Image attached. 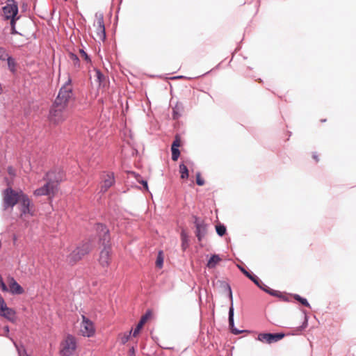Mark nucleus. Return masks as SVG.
<instances>
[{
	"label": "nucleus",
	"mask_w": 356,
	"mask_h": 356,
	"mask_svg": "<svg viewBox=\"0 0 356 356\" xmlns=\"http://www.w3.org/2000/svg\"><path fill=\"white\" fill-rule=\"evenodd\" d=\"M90 79H92V83L99 86L102 81L103 75L98 70L95 69L93 74L90 76Z\"/></svg>",
	"instance_id": "15"
},
{
	"label": "nucleus",
	"mask_w": 356,
	"mask_h": 356,
	"mask_svg": "<svg viewBox=\"0 0 356 356\" xmlns=\"http://www.w3.org/2000/svg\"><path fill=\"white\" fill-rule=\"evenodd\" d=\"M284 337L282 333L270 334V333H261L258 335V340L266 343H271L282 339Z\"/></svg>",
	"instance_id": "8"
},
{
	"label": "nucleus",
	"mask_w": 356,
	"mask_h": 356,
	"mask_svg": "<svg viewBox=\"0 0 356 356\" xmlns=\"http://www.w3.org/2000/svg\"><path fill=\"white\" fill-rule=\"evenodd\" d=\"M183 108H184L182 107V104H177L176 105L175 109H177V111L180 110V109H183Z\"/></svg>",
	"instance_id": "37"
},
{
	"label": "nucleus",
	"mask_w": 356,
	"mask_h": 356,
	"mask_svg": "<svg viewBox=\"0 0 356 356\" xmlns=\"http://www.w3.org/2000/svg\"><path fill=\"white\" fill-rule=\"evenodd\" d=\"M0 287L3 291H8V288L6 286V285L1 280H0Z\"/></svg>",
	"instance_id": "32"
},
{
	"label": "nucleus",
	"mask_w": 356,
	"mask_h": 356,
	"mask_svg": "<svg viewBox=\"0 0 356 356\" xmlns=\"http://www.w3.org/2000/svg\"><path fill=\"white\" fill-rule=\"evenodd\" d=\"M6 52L7 50L4 47L0 46V60H3V58L6 56Z\"/></svg>",
	"instance_id": "28"
},
{
	"label": "nucleus",
	"mask_w": 356,
	"mask_h": 356,
	"mask_svg": "<svg viewBox=\"0 0 356 356\" xmlns=\"http://www.w3.org/2000/svg\"><path fill=\"white\" fill-rule=\"evenodd\" d=\"M71 79L67 77L65 84L61 87L59 93L54 102V104L60 108L68 102L72 97V89L71 86Z\"/></svg>",
	"instance_id": "3"
},
{
	"label": "nucleus",
	"mask_w": 356,
	"mask_h": 356,
	"mask_svg": "<svg viewBox=\"0 0 356 356\" xmlns=\"http://www.w3.org/2000/svg\"><path fill=\"white\" fill-rule=\"evenodd\" d=\"M3 13L4 17L11 20L16 21L18 17L17 15L18 13L17 4L13 0H8L6 5L3 7Z\"/></svg>",
	"instance_id": "7"
},
{
	"label": "nucleus",
	"mask_w": 356,
	"mask_h": 356,
	"mask_svg": "<svg viewBox=\"0 0 356 356\" xmlns=\"http://www.w3.org/2000/svg\"><path fill=\"white\" fill-rule=\"evenodd\" d=\"M15 22L13 19L10 21V25H11V33L12 34H17L18 33L17 31L15 29Z\"/></svg>",
	"instance_id": "30"
},
{
	"label": "nucleus",
	"mask_w": 356,
	"mask_h": 356,
	"mask_svg": "<svg viewBox=\"0 0 356 356\" xmlns=\"http://www.w3.org/2000/svg\"><path fill=\"white\" fill-rule=\"evenodd\" d=\"M19 356H31L22 346L15 345Z\"/></svg>",
	"instance_id": "21"
},
{
	"label": "nucleus",
	"mask_w": 356,
	"mask_h": 356,
	"mask_svg": "<svg viewBox=\"0 0 356 356\" xmlns=\"http://www.w3.org/2000/svg\"><path fill=\"white\" fill-rule=\"evenodd\" d=\"M132 333V331L130 330L129 332H124V333H121L120 334H119L118 336V339L119 341L122 343H127L129 340V338H130V336Z\"/></svg>",
	"instance_id": "18"
},
{
	"label": "nucleus",
	"mask_w": 356,
	"mask_h": 356,
	"mask_svg": "<svg viewBox=\"0 0 356 356\" xmlns=\"http://www.w3.org/2000/svg\"><path fill=\"white\" fill-rule=\"evenodd\" d=\"M109 257V251L107 249H104L101 252L100 261L102 264L105 265L108 264Z\"/></svg>",
	"instance_id": "19"
},
{
	"label": "nucleus",
	"mask_w": 356,
	"mask_h": 356,
	"mask_svg": "<svg viewBox=\"0 0 356 356\" xmlns=\"http://www.w3.org/2000/svg\"><path fill=\"white\" fill-rule=\"evenodd\" d=\"M96 26V35L94 38L96 40H104L106 37L104 25L103 23L102 17H99L97 21Z\"/></svg>",
	"instance_id": "11"
},
{
	"label": "nucleus",
	"mask_w": 356,
	"mask_h": 356,
	"mask_svg": "<svg viewBox=\"0 0 356 356\" xmlns=\"http://www.w3.org/2000/svg\"><path fill=\"white\" fill-rule=\"evenodd\" d=\"M131 353L133 355H134V348H132V349L131 350Z\"/></svg>",
	"instance_id": "39"
},
{
	"label": "nucleus",
	"mask_w": 356,
	"mask_h": 356,
	"mask_svg": "<svg viewBox=\"0 0 356 356\" xmlns=\"http://www.w3.org/2000/svg\"><path fill=\"white\" fill-rule=\"evenodd\" d=\"M152 312L147 311L142 317L140 321V323H142V325H144V324L151 318L152 316Z\"/></svg>",
	"instance_id": "22"
},
{
	"label": "nucleus",
	"mask_w": 356,
	"mask_h": 356,
	"mask_svg": "<svg viewBox=\"0 0 356 356\" xmlns=\"http://www.w3.org/2000/svg\"><path fill=\"white\" fill-rule=\"evenodd\" d=\"M229 297H230L231 300H232V291L230 289H229Z\"/></svg>",
	"instance_id": "38"
},
{
	"label": "nucleus",
	"mask_w": 356,
	"mask_h": 356,
	"mask_svg": "<svg viewBox=\"0 0 356 356\" xmlns=\"http://www.w3.org/2000/svg\"><path fill=\"white\" fill-rule=\"evenodd\" d=\"M144 186V188H145L146 191H149V187H148V184H147V182L146 181H144V180H142L140 181Z\"/></svg>",
	"instance_id": "34"
},
{
	"label": "nucleus",
	"mask_w": 356,
	"mask_h": 356,
	"mask_svg": "<svg viewBox=\"0 0 356 356\" xmlns=\"http://www.w3.org/2000/svg\"><path fill=\"white\" fill-rule=\"evenodd\" d=\"M80 53L81 54V56L86 59V60H88V55L86 54V52L83 50H81L80 51Z\"/></svg>",
	"instance_id": "36"
},
{
	"label": "nucleus",
	"mask_w": 356,
	"mask_h": 356,
	"mask_svg": "<svg viewBox=\"0 0 356 356\" xmlns=\"http://www.w3.org/2000/svg\"><path fill=\"white\" fill-rule=\"evenodd\" d=\"M3 330L5 332V334L7 336L10 332V330H9V327L8 325H5L3 327Z\"/></svg>",
	"instance_id": "35"
},
{
	"label": "nucleus",
	"mask_w": 356,
	"mask_h": 356,
	"mask_svg": "<svg viewBox=\"0 0 356 356\" xmlns=\"http://www.w3.org/2000/svg\"><path fill=\"white\" fill-rule=\"evenodd\" d=\"M54 192V186L51 182H47L43 186L36 188L33 191V195L35 197H41L44 195H49Z\"/></svg>",
	"instance_id": "9"
},
{
	"label": "nucleus",
	"mask_w": 356,
	"mask_h": 356,
	"mask_svg": "<svg viewBox=\"0 0 356 356\" xmlns=\"http://www.w3.org/2000/svg\"><path fill=\"white\" fill-rule=\"evenodd\" d=\"M295 298L296 300H299L302 304L307 306L309 305L306 299L301 298L299 296H296Z\"/></svg>",
	"instance_id": "31"
},
{
	"label": "nucleus",
	"mask_w": 356,
	"mask_h": 356,
	"mask_svg": "<svg viewBox=\"0 0 356 356\" xmlns=\"http://www.w3.org/2000/svg\"><path fill=\"white\" fill-rule=\"evenodd\" d=\"M8 291L13 295H19L24 293V289L15 280L11 279L8 282Z\"/></svg>",
	"instance_id": "12"
},
{
	"label": "nucleus",
	"mask_w": 356,
	"mask_h": 356,
	"mask_svg": "<svg viewBox=\"0 0 356 356\" xmlns=\"http://www.w3.org/2000/svg\"><path fill=\"white\" fill-rule=\"evenodd\" d=\"M163 257L162 256V254L160 253L157 257V259H156V265L157 266H159V268H161L163 265Z\"/></svg>",
	"instance_id": "27"
},
{
	"label": "nucleus",
	"mask_w": 356,
	"mask_h": 356,
	"mask_svg": "<svg viewBox=\"0 0 356 356\" xmlns=\"http://www.w3.org/2000/svg\"><path fill=\"white\" fill-rule=\"evenodd\" d=\"M216 232L218 235L222 236L225 234L226 232V228L223 225H217L216 226Z\"/></svg>",
	"instance_id": "24"
},
{
	"label": "nucleus",
	"mask_w": 356,
	"mask_h": 356,
	"mask_svg": "<svg viewBox=\"0 0 356 356\" xmlns=\"http://www.w3.org/2000/svg\"><path fill=\"white\" fill-rule=\"evenodd\" d=\"M197 184L200 186H202L204 184V181L200 178V175H197Z\"/></svg>",
	"instance_id": "33"
},
{
	"label": "nucleus",
	"mask_w": 356,
	"mask_h": 356,
	"mask_svg": "<svg viewBox=\"0 0 356 356\" xmlns=\"http://www.w3.org/2000/svg\"><path fill=\"white\" fill-rule=\"evenodd\" d=\"M143 327V325H142V323H138V324L137 325L134 331L133 332V336L136 337L140 333Z\"/></svg>",
	"instance_id": "26"
},
{
	"label": "nucleus",
	"mask_w": 356,
	"mask_h": 356,
	"mask_svg": "<svg viewBox=\"0 0 356 356\" xmlns=\"http://www.w3.org/2000/svg\"><path fill=\"white\" fill-rule=\"evenodd\" d=\"M172 149V159L174 161H177L179 156L180 152L177 148H171Z\"/></svg>",
	"instance_id": "23"
},
{
	"label": "nucleus",
	"mask_w": 356,
	"mask_h": 356,
	"mask_svg": "<svg viewBox=\"0 0 356 356\" xmlns=\"http://www.w3.org/2000/svg\"><path fill=\"white\" fill-rule=\"evenodd\" d=\"M179 172L181 174V179H187L188 177V170L185 165H179Z\"/></svg>",
	"instance_id": "20"
},
{
	"label": "nucleus",
	"mask_w": 356,
	"mask_h": 356,
	"mask_svg": "<svg viewBox=\"0 0 356 356\" xmlns=\"http://www.w3.org/2000/svg\"><path fill=\"white\" fill-rule=\"evenodd\" d=\"M114 184V175L113 173L106 174L103 180V187L106 190Z\"/></svg>",
	"instance_id": "14"
},
{
	"label": "nucleus",
	"mask_w": 356,
	"mask_h": 356,
	"mask_svg": "<svg viewBox=\"0 0 356 356\" xmlns=\"http://www.w3.org/2000/svg\"><path fill=\"white\" fill-rule=\"evenodd\" d=\"M24 195L22 193L15 192L10 188L6 189L3 194V206L5 207H13L18 203L21 196Z\"/></svg>",
	"instance_id": "6"
},
{
	"label": "nucleus",
	"mask_w": 356,
	"mask_h": 356,
	"mask_svg": "<svg viewBox=\"0 0 356 356\" xmlns=\"http://www.w3.org/2000/svg\"><path fill=\"white\" fill-rule=\"evenodd\" d=\"M88 252V248L85 246L76 248L69 255L72 261L81 259L85 254Z\"/></svg>",
	"instance_id": "10"
},
{
	"label": "nucleus",
	"mask_w": 356,
	"mask_h": 356,
	"mask_svg": "<svg viewBox=\"0 0 356 356\" xmlns=\"http://www.w3.org/2000/svg\"><path fill=\"white\" fill-rule=\"evenodd\" d=\"M241 271L250 280H252L257 285H259V281L252 277L250 274H249L246 270H245L243 268H241Z\"/></svg>",
	"instance_id": "25"
},
{
	"label": "nucleus",
	"mask_w": 356,
	"mask_h": 356,
	"mask_svg": "<svg viewBox=\"0 0 356 356\" xmlns=\"http://www.w3.org/2000/svg\"><path fill=\"white\" fill-rule=\"evenodd\" d=\"M220 261V258L218 255H213L207 263V266L210 268H214Z\"/></svg>",
	"instance_id": "17"
},
{
	"label": "nucleus",
	"mask_w": 356,
	"mask_h": 356,
	"mask_svg": "<svg viewBox=\"0 0 356 356\" xmlns=\"http://www.w3.org/2000/svg\"><path fill=\"white\" fill-rule=\"evenodd\" d=\"M79 333L84 338H93L96 336L95 323L84 314L78 319Z\"/></svg>",
	"instance_id": "2"
},
{
	"label": "nucleus",
	"mask_w": 356,
	"mask_h": 356,
	"mask_svg": "<svg viewBox=\"0 0 356 356\" xmlns=\"http://www.w3.org/2000/svg\"><path fill=\"white\" fill-rule=\"evenodd\" d=\"M77 348V339L72 334H65L59 343L60 356H73Z\"/></svg>",
	"instance_id": "1"
},
{
	"label": "nucleus",
	"mask_w": 356,
	"mask_h": 356,
	"mask_svg": "<svg viewBox=\"0 0 356 356\" xmlns=\"http://www.w3.org/2000/svg\"><path fill=\"white\" fill-rule=\"evenodd\" d=\"M17 209L19 211V216L22 218H26L33 215L34 211L33 204L29 198L24 195L17 203Z\"/></svg>",
	"instance_id": "5"
},
{
	"label": "nucleus",
	"mask_w": 356,
	"mask_h": 356,
	"mask_svg": "<svg viewBox=\"0 0 356 356\" xmlns=\"http://www.w3.org/2000/svg\"><path fill=\"white\" fill-rule=\"evenodd\" d=\"M180 145H181V140L178 137H177L175 140L173 142V143L172 145V148L179 149Z\"/></svg>",
	"instance_id": "29"
},
{
	"label": "nucleus",
	"mask_w": 356,
	"mask_h": 356,
	"mask_svg": "<svg viewBox=\"0 0 356 356\" xmlns=\"http://www.w3.org/2000/svg\"><path fill=\"white\" fill-rule=\"evenodd\" d=\"M0 316L12 323H15L17 321V314L16 310L14 308L10 307L1 295Z\"/></svg>",
	"instance_id": "4"
},
{
	"label": "nucleus",
	"mask_w": 356,
	"mask_h": 356,
	"mask_svg": "<svg viewBox=\"0 0 356 356\" xmlns=\"http://www.w3.org/2000/svg\"><path fill=\"white\" fill-rule=\"evenodd\" d=\"M2 61H6L8 69L13 73L16 72L17 70V63L15 59L9 55L8 51L6 52V56L3 58Z\"/></svg>",
	"instance_id": "13"
},
{
	"label": "nucleus",
	"mask_w": 356,
	"mask_h": 356,
	"mask_svg": "<svg viewBox=\"0 0 356 356\" xmlns=\"http://www.w3.org/2000/svg\"><path fill=\"white\" fill-rule=\"evenodd\" d=\"M229 326L231 327L232 332L234 334H237L242 332L241 331H239V330L235 329L234 327V308H233L232 305H231L229 312Z\"/></svg>",
	"instance_id": "16"
}]
</instances>
